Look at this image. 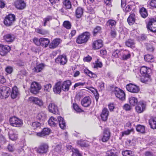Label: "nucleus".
Here are the masks:
<instances>
[{
    "instance_id": "nucleus-1",
    "label": "nucleus",
    "mask_w": 156,
    "mask_h": 156,
    "mask_svg": "<svg viewBox=\"0 0 156 156\" xmlns=\"http://www.w3.org/2000/svg\"><path fill=\"white\" fill-rule=\"evenodd\" d=\"M90 34L88 32H85L78 36L76 42L79 44L86 43L90 38Z\"/></svg>"
},
{
    "instance_id": "nucleus-2",
    "label": "nucleus",
    "mask_w": 156,
    "mask_h": 156,
    "mask_svg": "<svg viewBox=\"0 0 156 156\" xmlns=\"http://www.w3.org/2000/svg\"><path fill=\"white\" fill-rule=\"evenodd\" d=\"M9 121L10 125L13 127H19L23 124L22 120L16 116H13L10 117Z\"/></svg>"
},
{
    "instance_id": "nucleus-3",
    "label": "nucleus",
    "mask_w": 156,
    "mask_h": 156,
    "mask_svg": "<svg viewBox=\"0 0 156 156\" xmlns=\"http://www.w3.org/2000/svg\"><path fill=\"white\" fill-rule=\"evenodd\" d=\"M16 20L15 16L13 14H9L5 17L4 23L7 27H10L12 25Z\"/></svg>"
},
{
    "instance_id": "nucleus-4",
    "label": "nucleus",
    "mask_w": 156,
    "mask_h": 156,
    "mask_svg": "<svg viewBox=\"0 0 156 156\" xmlns=\"http://www.w3.org/2000/svg\"><path fill=\"white\" fill-rule=\"evenodd\" d=\"M113 94H115L116 97L119 99L123 101L125 99V94L124 91L121 89L116 87L112 90Z\"/></svg>"
},
{
    "instance_id": "nucleus-5",
    "label": "nucleus",
    "mask_w": 156,
    "mask_h": 156,
    "mask_svg": "<svg viewBox=\"0 0 156 156\" xmlns=\"http://www.w3.org/2000/svg\"><path fill=\"white\" fill-rule=\"evenodd\" d=\"M48 147L49 146L48 144L46 143H43L41 144L38 147H35L34 150L38 153L46 154L48 151Z\"/></svg>"
},
{
    "instance_id": "nucleus-6",
    "label": "nucleus",
    "mask_w": 156,
    "mask_h": 156,
    "mask_svg": "<svg viewBox=\"0 0 156 156\" xmlns=\"http://www.w3.org/2000/svg\"><path fill=\"white\" fill-rule=\"evenodd\" d=\"M10 88L7 87L3 86L0 88V98L5 99L8 97L10 94Z\"/></svg>"
},
{
    "instance_id": "nucleus-7",
    "label": "nucleus",
    "mask_w": 156,
    "mask_h": 156,
    "mask_svg": "<svg viewBox=\"0 0 156 156\" xmlns=\"http://www.w3.org/2000/svg\"><path fill=\"white\" fill-rule=\"evenodd\" d=\"M147 27L151 31L156 33V20L153 19H150L147 24Z\"/></svg>"
},
{
    "instance_id": "nucleus-8",
    "label": "nucleus",
    "mask_w": 156,
    "mask_h": 156,
    "mask_svg": "<svg viewBox=\"0 0 156 156\" xmlns=\"http://www.w3.org/2000/svg\"><path fill=\"white\" fill-rule=\"evenodd\" d=\"M41 88V87L38 83L34 82L31 85L30 91L32 93L36 94L38 93Z\"/></svg>"
},
{
    "instance_id": "nucleus-9",
    "label": "nucleus",
    "mask_w": 156,
    "mask_h": 156,
    "mask_svg": "<svg viewBox=\"0 0 156 156\" xmlns=\"http://www.w3.org/2000/svg\"><path fill=\"white\" fill-rule=\"evenodd\" d=\"M11 50L9 46L0 44V55L2 56H5Z\"/></svg>"
},
{
    "instance_id": "nucleus-10",
    "label": "nucleus",
    "mask_w": 156,
    "mask_h": 156,
    "mask_svg": "<svg viewBox=\"0 0 156 156\" xmlns=\"http://www.w3.org/2000/svg\"><path fill=\"white\" fill-rule=\"evenodd\" d=\"M126 88L128 91L132 93H137L139 91V89L137 86L131 83L127 85Z\"/></svg>"
},
{
    "instance_id": "nucleus-11",
    "label": "nucleus",
    "mask_w": 156,
    "mask_h": 156,
    "mask_svg": "<svg viewBox=\"0 0 156 156\" xmlns=\"http://www.w3.org/2000/svg\"><path fill=\"white\" fill-rule=\"evenodd\" d=\"M28 100L29 101L33 103L40 107H41L43 105V102L42 100L38 98L31 97L29 98Z\"/></svg>"
},
{
    "instance_id": "nucleus-12",
    "label": "nucleus",
    "mask_w": 156,
    "mask_h": 156,
    "mask_svg": "<svg viewBox=\"0 0 156 156\" xmlns=\"http://www.w3.org/2000/svg\"><path fill=\"white\" fill-rule=\"evenodd\" d=\"M119 57L123 60H126L129 58L131 56L130 52L127 50H124L120 53Z\"/></svg>"
},
{
    "instance_id": "nucleus-13",
    "label": "nucleus",
    "mask_w": 156,
    "mask_h": 156,
    "mask_svg": "<svg viewBox=\"0 0 156 156\" xmlns=\"http://www.w3.org/2000/svg\"><path fill=\"white\" fill-rule=\"evenodd\" d=\"M149 70H150V69L148 68L145 66H143L141 67L140 71L141 74L145 77V78H147L149 80L150 76L148 73Z\"/></svg>"
},
{
    "instance_id": "nucleus-14",
    "label": "nucleus",
    "mask_w": 156,
    "mask_h": 156,
    "mask_svg": "<svg viewBox=\"0 0 156 156\" xmlns=\"http://www.w3.org/2000/svg\"><path fill=\"white\" fill-rule=\"evenodd\" d=\"M16 8L19 9H23L26 7V5L24 1L22 0H18L14 2Z\"/></svg>"
},
{
    "instance_id": "nucleus-15",
    "label": "nucleus",
    "mask_w": 156,
    "mask_h": 156,
    "mask_svg": "<svg viewBox=\"0 0 156 156\" xmlns=\"http://www.w3.org/2000/svg\"><path fill=\"white\" fill-rule=\"evenodd\" d=\"M67 58L66 55H62L59 56L55 59V62L58 63H60L61 65H64L67 62Z\"/></svg>"
},
{
    "instance_id": "nucleus-16",
    "label": "nucleus",
    "mask_w": 156,
    "mask_h": 156,
    "mask_svg": "<svg viewBox=\"0 0 156 156\" xmlns=\"http://www.w3.org/2000/svg\"><path fill=\"white\" fill-rule=\"evenodd\" d=\"M71 84L72 82L70 80H68L64 81L62 84H61L62 90L64 91H68Z\"/></svg>"
},
{
    "instance_id": "nucleus-17",
    "label": "nucleus",
    "mask_w": 156,
    "mask_h": 156,
    "mask_svg": "<svg viewBox=\"0 0 156 156\" xmlns=\"http://www.w3.org/2000/svg\"><path fill=\"white\" fill-rule=\"evenodd\" d=\"M110 133L109 129H105L104 131L103 135L101 140L103 142H107L109 139Z\"/></svg>"
},
{
    "instance_id": "nucleus-18",
    "label": "nucleus",
    "mask_w": 156,
    "mask_h": 156,
    "mask_svg": "<svg viewBox=\"0 0 156 156\" xmlns=\"http://www.w3.org/2000/svg\"><path fill=\"white\" fill-rule=\"evenodd\" d=\"M91 99L89 96L84 98L81 101V105L85 107H89L91 104Z\"/></svg>"
},
{
    "instance_id": "nucleus-19",
    "label": "nucleus",
    "mask_w": 156,
    "mask_h": 156,
    "mask_svg": "<svg viewBox=\"0 0 156 156\" xmlns=\"http://www.w3.org/2000/svg\"><path fill=\"white\" fill-rule=\"evenodd\" d=\"M103 44L101 40L94 41L92 44V48L94 49H98L102 47Z\"/></svg>"
},
{
    "instance_id": "nucleus-20",
    "label": "nucleus",
    "mask_w": 156,
    "mask_h": 156,
    "mask_svg": "<svg viewBox=\"0 0 156 156\" xmlns=\"http://www.w3.org/2000/svg\"><path fill=\"white\" fill-rule=\"evenodd\" d=\"M145 105L142 102L138 103L135 109L136 111L139 113L142 112L145 110Z\"/></svg>"
},
{
    "instance_id": "nucleus-21",
    "label": "nucleus",
    "mask_w": 156,
    "mask_h": 156,
    "mask_svg": "<svg viewBox=\"0 0 156 156\" xmlns=\"http://www.w3.org/2000/svg\"><path fill=\"white\" fill-rule=\"evenodd\" d=\"M51 131V130L48 128H44L40 132L37 133L36 135L39 137H41L48 135Z\"/></svg>"
},
{
    "instance_id": "nucleus-22",
    "label": "nucleus",
    "mask_w": 156,
    "mask_h": 156,
    "mask_svg": "<svg viewBox=\"0 0 156 156\" xmlns=\"http://www.w3.org/2000/svg\"><path fill=\"white\" fill-rule=\"evenodd\" d=\"M61 83L59 81L55 84L53 88V91L55 93L59 94L61 92Z\"/></svg>"
},
{
    "instance_id": "nucleus-23",
    "label": "nucleus",
    "mask_w": 156,
    "mask_h": 156,
    "mask_svg": "<svg viewBox=\"0 0 156 156\" xmlns=\"http://www.w3.org/2000/svg\"><path fill=\"white\" fill-rule=\"evenodd\" d=\"M49 111L54 114H56L58 112V108L57 106L54 103H50L48 106Z\"/></svg>"
},
{
    "instance_id": "nucleus-24",
    "label": "nucleus",
    "mask_w": 156,
    "mask_h": 156,
    "mask_svg": "<svg viewBox=\"0 0 156 156\" xmlns=\"http://www.w3.org/2000/svg\"><path fill=\"white\" fill-rule=\"evenodd\" d=\"M109 115V112L108 109L106 108H104L102 111L101 114V116L102 120L105 121L107 119Z\"/></svg>"
},
{
    "instance_id": "nucleus-25",
    "label": "nucleus",
    "mask_w": 156,
    "mask_h": 156,
    "mask_svg": "<svg viewBox=\"0 0 156 156\" xmlns=\"http://www.w3.org/2000/svg\"><path fill=\"white\" fill-rule=\"evenodd\" d=\"M48 125L51 126H56L58 124V119L53 117H51L48 121Z\"/></svg>"
},
{
    "instance_id": "nucleus-26",
    "label": "nucleus",
    "mask_w": 156,
    "mask_h": 156,
    "mask_svg": "<svg viewBox=\"0 0 156 156\" xmlns=\"http://www.w3.org/2000/svg\"><path fill=\"white\" fill-rule=\"evenodd\" d=\"M61 42V40L59 39H56L53 40L50 44L49 47L50 48H54L57 47Z\"/></svg>"
},
{
    "instance_id": "nucleus-27",
    "label": "nucleus",
    "mask_w": 156,
    "mask_h": 156,
    "mask_svg": "<svg viewBox=\"0 0 156 156\" xmlns=\"http://www.w3.org/2000/svg\"><path fill=\"white\" fill-rule=\"evenodd\" d=\"M19 94L18 89L16 87H14L12 89L11 96L12 98L14 99L16 98Z\"/></svg>"
},
{
    "instance_id": "nucleus-28",
    "label": "nucleus",
    "mask_w": 156,
    "mask_h": 156,
    "mask_svg": "<svg viewBox=\"0 0 156 156\" xmlns=\"http://www.w3.org/2000/svg\"><path fill=\"white\" fill-rule=\"evenodd\" d=\"M58 123L60 127L63 129H64L66 128V123L63 118L61 117H58L57 118Z\"/></svg>"
},
{
    "instance_id": "nucleus-29",
    "label": "nucleus",
    "mask_w": 156,
    "mask_h": 156,
    "mask_svg": "<svg viewBox=\"0 0 156 156\" xmlns=\"http://www.w3.org/2000/svg\"><path fill=\"white\" fill-rule=\"evenodd\" d=\"M4 38L7 42H12L15 39L14 36L11 34H8L5 35L4 36Z\"/></svg>"
},
{
    "instance_id": "nucleus-30",
    "label": "nucleus",
    "mask_w": 156,
    "mask_h": 156,
    "mask_svg": "<svg viewBox=\"0 0 156 156\" xmlns=\"http://www.w3.org/2000/svg\"><path fill=\"white\" fill-rule=\"evenodd\" d=\"M40 45L44 48L47 47L50 43V41L48 38H40Z\"/></svg>"
},
{
    "instance_id": "nucleus-31",
    "label": "nucleus",
    "mask_w": 156,
    "mask_h": 156,
    "mask_svg": "<svg viewBox=\"0 0 156 156\" xmlns=\"http://www.w3.org/2000/svg\"><path fill=\"white\" fill-rule=\"evenodd\" d=\"M46 114L43 112H41L37 115V118L41 121H44L46 119Z\"/></svg>"
},
{
    "instance_id": "nucleus-32",
    "label": "nucleus",
    "mask_w": 156,
    "mask_h": 156,
    "mask_svg": "<svg viewBox=\"0 0 156 156\" xmlns=\"http://www.w3.org/2000/svg\"><path fill=\"white\" fill-rule=\"evenodd\" d=\"M63 7L66 9L71 8L72 4L69 0H64L63 2Z\"/></svg>"
},
{
    "instance_id": "nucleus-33",
    "label": "nucleus",
    "mask_w": 156,
    "mask_h": 156,
    "mask_svg": "<svg viewBox=\"0 0 156 156\" xmlns=\"http://www.w3.org/2000/svg\"><path fill=\"white\" fill-rule=\"evenodd\" d=\"M149 123L151 129H156V119L151 118L149 120Z\"/></svg>"
},
{
    "instance_id": "nucleus-34",
    "label": "nucleus",
    "mask_w": 156,
    "mask_h": 156,
    "mask_svg": "<svg viewBox=\"0 0 156 156\" xmlns=\"http://www.w3.org/2000/svg\"><path fill=\"white\" fill-rule=\"evenodd\" d=\"M136 128L138 132L143 134L145 133V127L143 125H138L136 126Z\"/></svg>"
},
{
    "instance_id": "nucleus-35",
    "label": "nucleus",
    "mask_w": 156,
    "mask_h": 156,
    "mask_svg": "<svg viewBox=\"0 0 156 156\" xmlns=\"http://www.w3.org/2000/svg\"><path fill=\"white\" fill-rule=\"evenodd\" d=\"M83 13V9L80 7H78L75 12V16L77 18H80Z\"/></svg>"
},
{
    "instance_id": "nucleus-36",
    "label": "nucleus",
    "mask_w": 156,
    "mask_h": 156,
    "mask_svg": "<svg viewBox=\"0 0 156 156\" xmlns=\"http://www.w3.org/2000/svg\"><path fill=\"white\" fill-rule=\"evenodd\" d=\"M135 15L134 13H131L127 19V21L129 25H131L135 22Z\"/></svg>"
},
{
    "instance_id": "nucleus-37",
    "label": "nucleus",
    "mask_w": 156,
    "mask_h": 156,
    "mask_svg": "<svg viewBox=\"0 0 156 156\" xmlns=\"http://www.w3.org/2000/svg\"><path fill=\"white\" fill-rule=\"evenodd\" d=\"M44 66L43 64H40L34 68L33 70L37 73L39 72L44 69Z\"/></svg>"
},
{
    "instance_id": "nucleus-38",
    "label": "nucleus",
    "mask_w": 156,
    "mask_h": 156,
    "mask_svg": "<svg viewBox=\"0 0 156 156\" xmlns=\"http://www.w3.org/2000/svg\"><path fill=\"white\" fill-rule=\"evenodd\" d=\"M9 139L12 140H16L17 139V135L12 131L9 132Z\"/></svg>"
},
{
    "instance_id": "nucleus-39",
    "label": "nucleus",
    "mask_w": 156,
    "mask_h": 156,
    "mask_svg": "<svg viewBox=\"0 0 156 156\" xmlns=\"http://www.w3.org/2000/svg\"><path fill=\"white\" fill-rule=\"evenodd\" d=\"M129 101L130 105L133 106L136 105L138 102L137 98L133 97H131L129 98Z\"/></svg>"
},
{
    "instance_id": "nucleus-40",
    "label": "nucleus",
    "mask_w": 156,
    "mask_h": 156,
    "mask_svg": "<svg viewBox=\"0 0 156 156\" xmlns=\"http://www.w3.org/2000/svg\"><path fill=\"white\" fill-rule=\"evenodd\" d=\"M116 21L113 20H109L107 22V25L111 28H114L115 27L116 24Z\"/></svg>"
},
{
    "instance_id": "nucleus-41",
    "label": "nucleus",
    "mask_w": 156,
    "mask_h": 156,
    "mask_svg": "<svg viewBox=\"0 0 156 156\" xmlns=\"http://www.w3.org/2000/svg\"><path fill=\"white\" fill-rule=\"evenodd\" d=\"M140 12L142 17L143 18H146L148 16L146 9L144 8H142L140 10Z\"/></svg>"
},
{
    "instance_id": "nucleus-42",
    "label": "nucleus",
    "mask_w": 156,
    "mask_h": 156,
    "mask_svg": "<svg viewBox=\"0 0 156 156\" xmlns=\"http://www.w3.org/2000/svg\"><path fill=\"white\" fill-rule=\"evenodd\" d=\"M145 60L148 62H152L154 61V57L150 55H147L144 56Z\"/></svg>"
},
{
    "instance_id": "nucleus-43",
    "label": "nucleus",
    "mask_w": 156,
    "mask_h": 156,
    "mask_svg": "<svg viewBox=\"0 0 156 156\" xmlns=\"http://www.w3.org/2000/svg\"><path fill=\"white\" fill-rule=\"evenodd\" d=\"M83 71L85 73L88 75L90 77L95 78L96 77V75L95 74L87 69H84Z\"/></svg>"
},
{
    "instance_id": "nucleus-44",
    "label": "nucleus",
    "mask_w": 156,
    "mask_h": 156,
    "mask_svg": "<svg viewBox=\"0 0 156 156\" xmlns=\"http://www.w3.org/2000/svg\"><path fill=\"white\" fill-rule=\"evenodd\" d=\"M63 26L68 29H69L71 27V24L68 21H65L63 24Z\"/></svg>"
},
{
    "instance_id": "nucleus-45",
    "label": "nucleus",
    "mask_w": 156,
    "mask_h": 156,
    "mask_svg": "<svg viewBox=\"0 0 156 156\" xmlns=\"http://www.w3.org/2000/svg\"><path fill=\"white\" fill-rule=\"evenodd\" d=\"M101 29V27L100 26H97L95 27L93 32V35L95 36L98 33H99Z\"/></svg>"
},
{
    "instance_id": "nucleus-46",
    "label": "nucleus",
    "mask_w": 156,
    "mask_h": 156,
    "mask_svg": "<svg viewBox=\"0 0 156 156\" xmlns=\"http://www.w3.org/2000/svg\"><path fill=\"white\" fill-rule=\"evenodd\" d=\"M52 17L51 16H48L46 17L43 19L44 22L43 25L44 26H45L46 25V24L49 21L52 20Z\"/></svg>"
},
{
    "instance_id": "nucleus-47",
    "label": "nucleus",
    "mask_w": 156,
    "mask_h": 156,
    "mask_svg": "<svg viewBox=\"0 0 156 156\" xmlns=\"http://www.w3.org/2000/svg\"><path fill=\"white\" fill-rule=\"evenodd\" d=\"M77 144L82 147H87L88 146V144L86 143V141L84 140H80L78 141Z\"/></svg>"
},
{
    "instance_id": "nucleus-48",
    "label": "nucleus",
    "mask_w": 156,
    "mask_h": 156,
    "mask_svg": "<svg viewBox=\"0 0 156 156\" xmlns=\"http://www.w3.org/2000/svg\"><path fill=\"white\" fill-rule=\"evenodd\" d=\"M122 154L123 156H132L133 155L132 151L129 150H126L123 151Z\"/></svg>"
},
{
    "instance_id": "nucleus-49",
    "label": "nucleus",
    "mask_w": 156,
    "mask_h": 156,
    "mask_svg": "<svg viewBox=\"0 0 156 156\" xmlns=\"http://www.w3.org/2000/svg\"><path fill=\"white\" fill-rule=\"evenodd\" d=\"M73 107L74 110L77 112H80L82 111V110L76 103H74L73 105Z\"/></svg>"
},
{
    "instance_id": "nucleus-50",
    "label": "nucleus",
    "mask_w": 156,
    "mask_h": 156,
    "mask_svg": "<svg viewBox=\"0 0 156 156\" xmlns=\"http://www.w3.org/2000/svg\"><path fill=\"white\" fill-rule=\"evenodd\" d=\"M134 41L132 39H129L126 42V45L128 47H131L134 44Z\"/></svg>"
},
{
    "instance_id": "nucleus-51",
    "label": "nucleus",
    "mask_w": 156,
    "mask_h": 156,
    "mask_svg": "<svg viewBox=\"0 0 156 156\" xmlns=\"http://www.w3.org/2000/svg\"><path fill=\"white\" fill-rule=\"evenodd\" d=\"M13 71L12 67L10 66H7L5 68V71L7 73L10 74H11Z\"/></svg>"
},
{
    "instance_id": "nucleus-52",
    "label": "nucleus",
    "mask_w": 156,
    "mask_h": 156,
    "mask_svg": "<svg viewBox=\"0 0 156 156\" xmlns=\"http://www.w3.org/2000/svg\"><path fill=\"white\" fill-rule=\"evenodd\" d=\"M51 84L50 83H48L45 85L44 86V90L46 91L47 92H49L51 90Z\"/></svg>"
},
{
    "instance_id": "nucleus-53",
    "label": "nucleus",
    "mask_w": 156,
    "mask_h": 156,
    "mask_svg": "<svg viewBox=\"0 0 156 156\" xmlns=\"http://www.w3.org/2000/svg\"><path fill=\"white\" fill-rule=\"evenodd\" d=\"M132 7V5H128L126 7V8L123 10L126 13L128 12L131 11Z\"/></svg>"
},
{
    "instance_id": "nucleus-54",
    "label": "nucleus",
    "mask_w": 156,
    "mask_h": 156,
    "mask_svg": "<svg viewBox=\"0 0 156 156\" xmlns=\"http://www.w3.org/2000/svg\"><path fill=\"white\" fill-rule=\"evenodd\" d=\"M40 38L38 39L37 38L35 37L33 40V42L37 46H39L41 44Z\"/></svg>"
},
{
    "instance_id": "nucleus-55",
    "label": "nucleus",
    "mask_w": 156,
    "mask_h": 156,
    "mask_svg": "<svg viewBox=\"0 0 156 156\" xmlns=\"http://www.w3.org/2000/svg\"><path fill=\"white\" fill-rule=\"evenodd\" d=\"M72 156H82L79 153V151L76 149H74Z\"/></svg>"
},
{
    "instance_id": "nucleus-56",
    "label": "nucleus",
    "mask_w": 156,
    "mask_h": 156,
    "mask_svg": "<svg viewBox=\"0 0 156 156\" xmlns=\"http://www.w3.org/2000/svg\"><path fill=\"white\" fill-rule=\"evenodd\" d=\"M41 124L40 123L38 122H34L32 124V126L34 129H36L37 127H39L40 126Z\"/></svg>"
},
{
    "instance_id": "nucleus-57",
    "label": "nucleus",
    "mask_w": 156,
    "mask_h": 156,
    "mask_svg": "<svg viewBox=\"0 0 156 156\" xmlns=\"http://www.w3.org/2000/svg\"><path fill=\"white\" fill-rule=\"evenodd\" d=\"M7 148L9 151L10 152H13L14 151L15 148L11 144H9L8 145Z\"/></svg>"
},
{
    "instance_id": "nucleus-58",
    "label": "nucleus",
    "mask_w": 156,
    "mask_h": 156,
    "mask_svg": "<svg viewBox=\"0 0 156 156\" xmlns=\"http://www.w3.org/2000/svg\"><path fill=\"white\" fill-rule=\"evenodd\" d=\"M85 84V82H78L76 83L74 86V88L80 86H83Z\"/></svg>"
},
{
    "instance_id": "nucleus-59",
    "label": "nucleus",
    "mask_w": 156,
    "mask_h": 156,
    "mask_svg": "<svg viewBox=\"0 0 156 156\" xmlns=\"http://www.w3.org/2000/svg\"><path fill=\"white\" fill-rule=\"evenodd\" d=\"M107 156H118L112 151V150L108 151L106 153Z\"/></svg>"
},
{
    "instance_id": "nucleus-60",
    "label": "nucleus",
    "mask_w": 156,
    "mask_h": 156,
    "mask_svg": "<svg viewBox=\"0 0 156 156\" xmlns=\"http://www.w3.org/2000/svg\"><path fill=\"white\" fill-rule=\"evenodd\" d=\"M102 66V64L101 62H99L98 61H97L96 62V64L94 65V68L100 67L101 68Z\"/></svg>"
},
{
    "instance_id": "nucleus-61",
    "label": "nucleus",
    "mask_w": 156,
    "mask_h": 156,
    "mask_svg": "<svg viewBox=\"0 0 156 156\" xmlns=\"http://www.w3.org/2000/svg\"><path fill=\"white\" fill-rule=\"evenodd\" d=\"M98 86L101 90H103L104 89V83L102 82L101 81L99 83Z\"/></svg>"
},
{
    "instance_id": "nucleus-62",
    "label": "nucleus",
    "mask_w": 156,
    "mask_h": 156,
    "mask_svg": "<svg viewBox=\"0 0 156 156\" xmlns=\"http://www.w3.org/2000/svg\"><path fill=\"white\" fill-rule=\"evenodd\" d=\"M150 4L151 7L156 8V0H152Z\"/></svg>"
},
{
    "instance_id": "nucleus-63",
    "label": "nucleus",
    "mask_w": 156,
    "mask_h": 156,
    "mask_svg": "<svg viewBox=\"0 0 156 156\" xmlns=\"http://www.w3.org/2000/svg\"><path fill=\"white\" fill-rule=\"evenodd\" d=\"M123 108L126 111L129 110L131 109L130 105L128 104H125L123 106Z\"/></svg>"
},
{
    "instance_id": "nucleus-64",
    "label": "nucleus",
    "mask_w": 156,
    "mask_h": 156,
    "mask_svg": "<svg viewBox=\"0 0 156 156\" xmlns=\"http://www.w3.org/2000/svg\"><path fill=\"white\" fill-rule=\"evenodd\" d=\"M145 156H154L152 152L149 151H147L144 153Z\"/></svg>"
}]
</instances>
